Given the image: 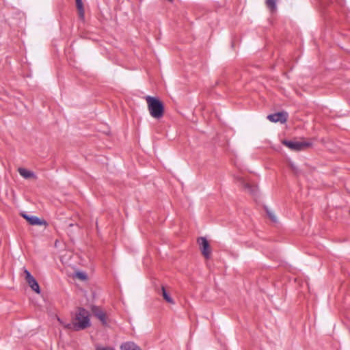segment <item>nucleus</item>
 I'll use <instances>...</instances> for the list:
<instances>
[{
	"mask_svg": "<svg viewBox=\"0 0 350 350\" xmlns=\"http://www.w3.org/2000/svg\"><path fill=\"white\" fill-rule=\"evenodd\" d=\"M57 321L64 328L73 331L85 329L91 326L90 312L83 308H78L72 316L70 323H66L57 317Z\"/></svg>",
	"mask_w": 350,
	"mask_h": 350,
	"instance_id": "obj_1",
	"label": "nucleus"
},
{
	"mask_svg": "<svg viewBox=\"0 0 350 350\" xmlns=\"http://www.w3.org/2000/svg\"><path fill=\"white\" fill-rule=\"evenodd\" d=\"M148 109L150 116L155 118L159 119L163 117L164 113V106L161 101L155 97L147 96L146 97Z\"/></svg>",
	"mask_w": 350,
	"mask_h": 350,
	"instance_id": "obj_2",
	"label": "nucleus"
},
{
	"mask_svg": "<svg viewBox=\"0 0 350 350\" xmlns=\"http://www.w3.org/2000/svg\"><path fill=\"white\" fill-rule=\"evenodd\" d=\"M282 144L289 149L295 151L305 150L312 146V143L304 141H287L284 140Z\"/></svg>",
	"mask_w": 350,
	"mask_h": 350,
	"instance_id": "obj_3",
	"label": "nucleus"
},
{
	"mask_svg": "<svg viewBox=\"0 0 350 350\" xmlns=\"http://www.w3.org/2000/svg\"><path fill=\"white\" fill-rule=\"evenodd\" d=\"M92 312L103 325H107L109 323V318L107 313L101 308L97 306H92L91 308Z\"/></svg>",
	"mask_w": 350,
	"mask_h": 350,
	"instance_id": "obj_4",
	"label": "nucleus"
},
{
	"mask_svg": "<svg viewBox=\"0 0 350 350\" xmlns=\"http://www.w3.org/2000/svg\"><path fill=\"white\" fill-rule=\"evenodd\" d=\"M198 243L200 245V248L202 255L205 258H209L211 254V250L208 241L204 237H200L198 239Z\"/></svg>",
	"mask_w": 350,
	"mask_h": 350,
	"instance_id": "obj_5",
	"label": "nucleus"
},
{
	"mask_svg": "<svg viewBox=\"0 0 350 350\" xmlns=\"http://www.w3.org/2000/svg\"><path fill=\"white\" fill-rule=\"evenodd\" d=\"M25 279L31 288L37 293H40V289L38 283L36 279L31 275L30 272L27 269H24Z\"/></svg>",
	"mask_w": 350,
	"mask_h": 350,
	"instance_id": "obj_6",
	"label": "nucleus"
},
{
	"mask_svg": "<svg viewBox=\"0 0 350 350\" xmlns=\"http://www.w3.org/2000/svg\"><path fill=\"white\" fill-rule=\"evenodd\" d=\"M26 221L32 226H46V222L44 219H41L36 216L30 215L25 213L20 214Z\"/></svg>",
	"mask_w": 350,
	"mask_h": 350,
	"instance_id": "obj_7",
	"label": "nucleus"
},
{
	"mask_svg": "<svg viewBox=\"0 0 350 350\" xmlns=\"http://www.w3.org/2000/svg\"><path fill=\"white\" fill-rule=\"evenodd\" d=\"M288 114L286 112H278L276 113L271 114L267 116V118L273 122L284 123L286 121Z\"/></svg>",
	"mask_w": 350,
	"mask_h": 350,
	"instance_id": "obj_8",
	"label": "nucleus"
},
{
	"mask_svg": "<svg viewBox=\"0 0 350 350\" xmlns=\"http://www.w3.org/2000/svg\"><path fill=\"white\" fill-rule=\"evenodd\" d=\"M239 181L243 189L247 192L254 193L257 191V187L254 183L243 178H241Z\"/></svg>",
	"mask_w": 350,
	"mask_h": 350,
	"instance_id": "obj_9",
	"label": "nucleus"
},
{
	"mask_svg": "<svg viewBox=\"0 0 350 350\" xmlns=\"http://www.w3.org/2000/svg\"><path fill=\"white\" fill-rule=\"evenodd\" d=\"M161 293L162 295L163 298L169 304H174V301L170 297L169 293L167 291L165 287L162 286L161 288Z\"/></svg>",
	"mask_w": 350,
	"mask_h": 350,
	"instance_id": "obj_10",
	"label": "nucleus"
},
{
	"mask_svg": "<svg viewBox=\"0 0 350 350\" xmlns=\"http://www.w3.org/2000/svg\"><path fill=\"white\" fill-rule=\"evenodd\" d=\"M121 350H141L135 343L128 342L122 344L120 347Z\"/></svg>",
	"mask_w": 350,
	"mask_h": 350,
	"instance_id": "obj_11",
	"label": "nucleus"
},
{
	"mask_svg": "<svg viewBox=\"0 0 350 350\" xmlns=\"http://www.w3.org/2000/svg\"><path fill=\"white\" fill-rule=\"evenodd\" d=\"M75 1H76V5H77V8L78 10L79 17L81 18H83L85 12H84L83 2L81 0H75Z\"/></svg>",
	"mask_w": 350,
	"mask_h": 350,
	"instance_id": "obj_12",
	"label": "nucleus"
},
{
	"mask_svg": "<svg viewBox=\"0 0 350 350\" xmlns=\"http://www.w3.org/2000/svg\"><path fill=\"white\" fill-rule=\"evenodd\" d=\"M20 175L21 176H31V175H34L33 174V172L27 170V169H25V168H23V167H19L18 170Z\"/></svg>",
	"mask_w": 350,
	"mask_h": 350,
	"instance_id": "obj_13",
	"label": "nucleus"
},
{
	"mask_svg": "<svg viewBox=\"0 0 350 350\" xmlns=\"http://www.w3.org/2000/svg\"><path fill=\"white\" fill-rule=\"evenodd\" d=\"M275 0H267L266 4L267 7L271 10L274 11L276 8Z\"/></svg>",
	"mask_w": 350,
	"mask_h": 350,
	"instance_id": "obj_14",
	"label": "nucleus"
},
{
	"mask_svg": "<svg viewBox=\"0 0 350 350\" xmlns=\"http://www.w3.org/2000/svg\"><path fill=\"white\" fill-rule=\"evenodd\" d=\"M76 278L79 279L80 280H86L87 275L84 272H77Z\"/></svg>",
	"mask_w": 350,
	"mask_h": 350,
	"instance_id": "obj_15",
	"label": "nucleus"
},
{
	"mask_svg": "<svg viewBox=\"0 0 350 350\" xmlns=\"http://www.w3.org/2000/svg\"><path fill=\"white\" fill-rule=\"evenodd\" d=\"M267 215L269 216V217L270 218V219L273 221H276V217L274 214V213L270 210H267Z\"/></svg>",
	"mask_w": 350,
	"mask_h": 350,
	"instance_id": "obj_16",
	"label": "nucleus"
},
{
	"mask_svg": "<svg viewBox=\"0 0 350 350\" xmlns=\"http://www.w3.org/2000/svg\"><path fill=\"white\" fill-rule=\"evenodd\" d=\"M96 350H114L111 347H98Z\"/></svg>",
	"mask_w": 350,
	"mask_h": 350,
	"instance_id": "obj_17",
	"label": "nucleus"
},
{
	"mask_svg": "<svg viewBox=\"0 0 350 350\" xmlns=\"http://www.w3.org/2000/svg\"><path fill=\"white\" fill-rule=\"evenodd\" d=\"M293 172H294V173H299V171H297V170H295V169L293 170Z\"/></svg>",
	"mask_w": 350,
	"mask_h": 350,
	"instance_id": "obj_18",
	"label": "nucleus"
}]
</instances>
